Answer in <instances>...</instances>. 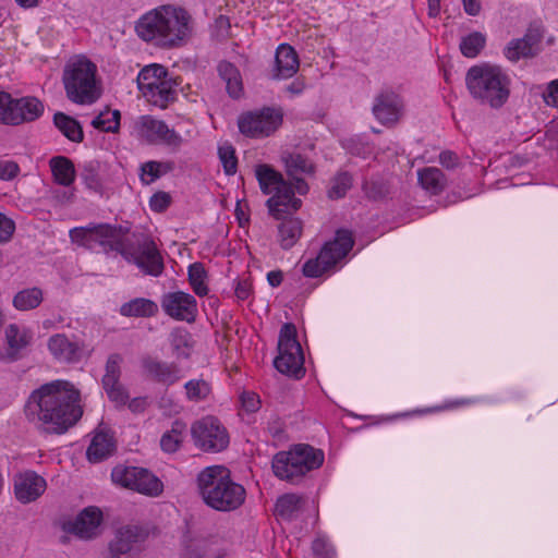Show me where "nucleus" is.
I'll use <instances>...</instances> for the list:
<instances>
[{
    "mask_svg": "<svg viewBox=\"0 0 558 558\" xmlns=\"http://www.w3.org/2000/svg\"><path fill=\"white\" fill-rule=\"evenodd\" d=\"M352 233L348 230H338L332 241L327 242L316 258L308 259L302 268L303 275L317 278L343 259L353 247Z\"/></svg>",
    "mask_w": 558,
    "mask_h": 558,
    "instance_id": "9",
    "label": "nucleus"
},
{
    "mask_svg": "<svg viewBox=\"0 0 558 558\" xmlns=\"http://www.w3.org/2000/svg\"><path fill=\"white\" fill-rule=\"evenodd\" d=\"M147 398L146 397H136L132 400L128 401L129 409L133 413H142L147 408Z\"/></svg>",
    "mask_w": 558,
    "mask_h": 558,
    "instance_id": "61",
    "label": "nucleus"
},
{
    "mask_svg": "<svg viewBox=\"0 0 558 558\" xmlns=\"http://www.w3.org/2000/svg\"><path fill=\"white\" fill-rule=\"evenodd\" d=\"M404 112L403 99L391 89L380 92L374 99L373 113L386 126L396 125Z\"/></svg>",
    "mask_w": 558,
    "mask_h": 558,
    "instance_id": "18",
    "label": "nucleus"
},
{
    "mask_svg": "<svg viewBox=\"0 0 558 558\" xmlns=\"http://www.w3.org/2000/svg\"><path fill=\"white\" fill-rule=\"evenodd\" d=\"M302 234V221L290 218L279 225L280 245L284 250L291 248Z\"/></svg>",
    "mask_w": 558,
    "mask_h": 558,
    "instance_id": "38",
    "label": "nucleus"
},
{
    "mask_svg": "<svg viewBox=\"0 0 558 558\" xmlns=\"http://www.w3.org/2000/svg\"><path fill=\"white\" fill-rule=\"evenodd\" d=\"M48 349L59 361L73 363L80 361L82 348L77 342L71 341L65 335L57 333L49 338Z\"/></svg>",
    "mask_w": 558,
    "mask_h": 558,
    "instance_id": "25",
    "label": "nucleus"
},
{
    "mask_svg": "<svg viewBox=\"0 0 558 558\" xmlns=\"http://www.w3.org/2000/svg\"><path fill=\"white\" fill-rule=\"evenodd\" d=\"M83 178L88 184V186L93 187L98 184L97 174L92 163L86 165L83 170Z\"/></svg>",
    "mask_w": 558,
    "mask_h": 558,
    "instance_id": "62",
    "label": "nucleus"
},
{
    "mask_svg": "<svg viewBox=\"0 0 558 558\" xmlns=\"http://www.w3.org/2000/svg\"><path fill=\"white\" fill-rule=\"evenodd\" d=\"M170 196L166 192H158L150 198V208L156 211H162L170 205Z\"/></svg>",
    "mask_w": 558,
    "mask_h": 558,
    "instance_id": "53",
    "label": "nucleus"
},
{
    "mask_svg": "<svg viewBox=\"0 0 558 558\" xmlns=\"http://www.w3.org/2000/svg\"><path fill=\"white\" fill-rule=\"evenodd\" d=\"M5 339L8 348L1 359L5 362H14L21 357V351L29 344L32 335L26 329L11 324L5 328Z\"/></svg>",
    "mask_w": 558,
    "mask_h": 558,
    "instance_id": "26",
    "label": "nucleus"
},
{
    "mask_svg": "<svg viewBox=\"0 0 558 558\" xmlns=\"http://www.w3.org/2000/svg\"><path fill=\"white\" fill-rule=\"evenodd\" d=\"M13 98L9 93L0 92V123L13 125V120L17 119L11 114Z\"/></svg>",
    "mask_w": 558,
    "mask_h": 558,
    "instance_id": "48",
    "label": "nucleus"
},
{
    "mask_svg": "<svg viewBox=\"0 0 558 558\" xmlns=\"http://www.w3.org/2000/svg\"><path fill=\"white\" fill-rule=\"evenodd\" d=\"M255 175L260 191L266 195L272 194L266 206L274 218L281 219L283 214L296 211L302 206V201L295 197L291 183L270 165H258Z\"/></svg>",
    "mask_w": 558,
    "mask_h": 558,
    "instance_id": "6",
    "label": "nucleus"
},
{
    "mask_svg": "<svg viewBox=\"0 0 558 558\" xmlns=\"http://www.w3.org/2000/svg\"><path fill=\"white\" fill-rule=\"evenodd\" d=\"M543 99L548 106L558 107V80L553 81L546 92L543 94Z\"/></svg>",
    "mask_w": 558,
    "mask_h": 558,
    "instance_id": "58",
    "label": "nucleus"
},
{
    "mask_svg": "<svg viewBox=\"0 0 558 558\" xmlns=\"http://www.w3.org/2000/svg\"><path fill=\"white\" fill-rule=\"evenodd\" d=\"M15 231L14 221L0 213V242H8Z\"/></svg>",
    "mask_w": 558,
    "mask_h": 558,
    "instance_id": "50",
    "label": "nucleus"
},
{
    "mask_svg": "<svg viewBox=\"0 0 558 558\" xmlns=\"http://www.w3.org/2000/svg\"><path fill=\"white\" fill-rule=\"evenodd\" d=\"M324 462V452L306 444L293 446L288 451L277 452L271 461L274 474L292 484L299 483L308 472Z\"/></svg>",
    "mask_w": 558,
    "mask_h": 558,
    "instance_id": "7",
    "label": "nucleus"
},
{
    "mask_svg": "<svg viewBox=\"0 0 558 558\" xmlns=\"http://www.w3.org/2000/svg\"><path fill=\"white\" fill-rule=\"evenodd\" d=\"M184 389L187 401L194 403L207 400L213 391L210 383L203 378L190 379L184 384Z\"/></svg>",
    "mask_w": 558,
    "mask_h": 558,
    "instance_id": "41",
    "label": "nucleus"
},
{
    "mask_svg": "<svg viewBox=\"0 0 558 558\" xmlns=\"http://www.w3.org/2000/svg\"><path fill=\"white\" fill-rule=\"evenodd\" d=\"M169 341L177 359H189L193 347L192 335L182 327H177L170 332Z\"/></svg>",
    "mask_w": 558,
    "mask_h": 558,
    "instance_id": "36",
    "label": "nucleus"
},
{
    "mask_svg": "<svg viewBox=\"0 0 558 558\" xmlns=\"http://www.w3.org/2000/svg\"><path fill=\"white\" fill-rule=\"evenodd\" d=\"M158 405L167 415L177 414L180 412L181 409L180 405L177 402H174L170 396L167 395L160 397Z\"/></svg>",
    "mask_w": 558,
    "mask_h": 558,
    "instance_id": "56",
    "label": "nucleus"
},
{
    "mask_svg": "<svg viewBox=\"0 0 558 558\" xmlns=\"http://www.w3.org/2000/svg\"><path fill=\"white\" fill-rule=\"evenodd\" d=\"M251 294V283L239 281L235 287V295L239 300H246Z\"/></svg>",
    "mask_w": 558,
    "mask_h": 558,
    "instance_id": "63",
    "label": "nucleus"
},
{
    "mask_svg": "<svg viewBox=\"0 0 558 558\" xmlns=\"http://www.w3.org/2000/svg\"><path fill=\"white\" fill-rule=\"evenodd\" d=\"M189 21L185 10L162 5L144 14L136 22L135 31L145 41L155 40L160 46L172 47L189 34Z\"/></svg>",
    "mask_w": 558,
    "mask_h": 558,
    "instance_id": "3",
    "label": "nucleus"
},
{
    "mask_svg": "<svg viewBox=\"0 0 558 558\" xmlns=\"http://www.w3.org/2000/svg\"><path fill=\"white\" fill-rule=\"evenodd\" d=\"M54 181L63 186H70L75 180L74 163L64 156L52 157L49 161Z\"/></svg>",
    "mask_w": 558,
    "mask_h": 558,
    "instance_id": "32",
    "label": "nucleus"
},
{
    "mask_svg": "<svg viewBox=\"0 0 558 558\" xmlns=\"http://www.w3.org/2000/svg\"><path fill=\"white\" fill-rule=\"evenodd\" d=\"M219 159L222 163L226 174L232 175L236 172L238 159L235 150L230 144H225L218 148Z\"/></svg>",
    "mask_w": 558,
    "mask_h": 558,
    "instance_id": "47",
    "label": "nucleus"
},
{
    "mask_svg": "<svg viewBox=\"0 0 558 558\" xmlns=\"http://www.w3.org/2000/svg\"><path fill=\"white\" fill-rule=\"evenodd\" d=\"M439 162L447 169H453L459 163V157L451 150H444L439 154Z\"/></svg>",
    "mask_w": 558,
    "mask_h": 558,
    "instance_id": "59",
    "label": "nucleus"
},
{
    "mask_svg": "<svg viewBox=\"0 0 558 558\" xmlns=\"http://www.w3.org/2000/svg\"><path fill=\"white\" fill-rule=\"evenodd\" d=\"M486 38L482 33L473 32L461 39V53L466 58H475L484 48Z\"/></svg>",
    "mask_w": 558,
    "mask_h": 558,
    "instance_id": "45",
    "label": "nucleus"
},
{
    "mask_svg": "<svg viewBox=\"0 0 558 558\" xmlns=\"http://www.w3.org/2000/svg\"><path fill=\"white\" fill-rule=\"evenodd\" d=\"M303 499L295 494H286L276 502V513L286 520L295 518L302 509Z\"/></svg>",
    "mask_w": 558,
    "mask_h": 558,
    "instance_id": "39",
    "label": "nucleus"
},
{
    "mask_svg": "<svg viewBox=\"0 0 558 558\" xmlns=\"http://www.w3.org/2000/svg\"><path fill=\"white\" fill-rule=\"evenodd\" d=\"M121 255L146 275L158 277L163 271L162 256L151 240L145 239L136 247H128V253Z\"/></svg>",
    "mask_w": 558,
    "mask_h": 558,
    "instance_id": "16",
    "label": "nucleus"
},
{
    "mask_svg": "<svg viewBox=\"0 0 558 558\" xmlns=\"http://www.w3.org/2000/svg\"><path fill=\"white\" fill-rule=\"evenodd\" d=\"M242 407L248 413H254L259 409V398L254 392H244L241 397Z\"/></svg>",
    "mask_w": 558,
    "mask_h": 558,
    "instance_id": "54",
    "label": "nucleus"
},
{
    "mask_svg": "<svg viewBox=\"0 0 558 558\" xmlns=\"http://www.w3.org/2000/svg\"><path fill=\"white\" fill-rule=\"evenodd\" d=\"M122 356L118 353L110 354L105 366V375L101 384L110 401L117 407H124L130 397L125 387L120 383Z\"/></svg>",
    "mask_w": 558,
    "mask_h": 558,
    "instance_id": "17",
    "label": "nucleus"
},
{
    "mask_svg": "<svg viewBox=\"0 0 558 558\" xmlns=\"http://www.w3.org/2000/svg\"><path fill=\"white\" fill-rule=\"evenodd\" d=\"M463 9L466 14L475 16L481 11L480 0H463Z\"/></svg>",
    "mask_w": 558,
    "mask_h": 558,
    "instance_id": "64",
    "label": "nucleus"
},
{
    "mask_svg": "<svg viewBox=\"0 0 558 558\" xmlns=\"http://www.w3.org/2000/svg\"><path fill=\"white\" fill-rule=\"evenodd\" d=\"M80 401V391L71 383L53 380L31 392L24 414L39 430L61 435L82 417Z\"/></svg>",
    "mask_w": 558,
    "mask_h": 558,
    "instance_id": "1",
    "label": "nucleus"
},
{
    "mask_svg": "<svg viewBox=\"0 0 558 558\" xmlns=\"http://www.w3.org/2000/svg\"><path fill=\"white\" fill-rule=\"evenodd\" d=\"M300 61L296 51L288 44L278 46L275 56V66L271 73L274 80H287L299 70Z\"/></svg>",
    "mask_w": 558,
    "mask_h": 558,
    "instance_id": "24",
    "label": "nucleus"
},
{
    "mask_svg": "<svg viewBox=\"0 0 558 558\" xmlns=\"http://www.w3.org/2000/svg\"><path fill=\"white\" fill-rule=\"evenodd\" d=\"M417 179L421 186L433 195L441 193L447 185L446 175L436 167H426L418 170Z\"/></svg>",
    "mask_w": 558,
    "mask_h": 558,
    "instance_id": "31",
    "label": "nucleus"
},
{
    "mask_svg": "<svg viewBox=\"0 0 558 558\" xmlns=\"http://www.w3.org/2000/svg\"><path fill=\"white\" fill-rule=\"evenodd\" d=\"M366 195L373 199H378L387 194V187L381 182L371 181L366 182L363 186Z\"/></svg>",
    "mask_w": 558,
    "mask_h": 558,
    "instance_id": "51",
    "label": "nucleus"
},
{
    "mask_svg": "<svg viewBox=\"0 0 558 558\" xmlns=\"http://www.w3.org/2000/svg\"><path fill=\"white\" fill-rule=\"evenodd\" d=\"M141 365L145 376L158 384L172 386L182 378L181 368L174 362H166L145 355L141 360Z\"/></svg>",
    "mask_w": 558,
    "mask_h": 558,
    "instance_id": "19",
    "label": "nucleus"
},
{
    "mask_svg": "<svg viewBox=\"0 0 558 558\" xmlns=\"http://www.w3.org/2000/svg\"><path fill=\"white\" fill-rule=\"evenodd\" d=\"M44 112V105L36 97L13 98L11 114L17 119L13 120V125L37 120Z\"/></svg>",
    "mask_w": 558,
    "mask_h": 558,
    "instance_id": "28",
    "label": "nucleus"
},
{
    "mask_svg": "<svg viewBox=\"0 0 558 558\" xmlns=\"http://www.w3.org/2000/svg\"><path fill=\"white\" fill-rule=\"evenodd\" d=\"M97 66L86 57H75L68 61L62 82L69 100L77 105H92L101 96L97 81Z\"/></svg>",
    "mask_w": 558,
    "mask_h": 558,
    "instance_id": "5",
    "label": "nucleus"
},
{
    "mask_svg": "<svg viewBox=\"0 0 558 558\" xmlns=\"http://www.w3.org/2000/svg\"><path fill=\"white\" fill-rule=\"evenodd\" d=\"M181 80L172 76L161 64L144 66L137 75V85L144 97L154 106L166 108L177 98Z\"/></svg>",
    "mask_w": 558,
    "mask_h": 558,
    "instance_id": "8",
    "label": "nucleus"
},
{
    "mask_svg": "<svg viewBox=\"0 0 558 558\" xmlns=\"http://www.w3.org/2000/svg\"><path fill=\"white\" fill-rule=\"evenodd\" d=\"M226 89L230 97L232 98H239L243 93V84H242V77L241 74H236L230 80H227L226 82Z\"/></svg>",
    "mask_w": 558,
    "mask_h": 558,
    "instance_id": "52",
    "label": "nucleus"
},
{
    "mask_svg": "<svg viewBox=\"0 0 558 558\" xmlns=\"http://www.w3.org/2000/svg\"><path fill=\"white\" fill-rule=\"evenodd\" d=\"M120 111L107 109L101 111L92 121V125L102 132L116 133L120 128Z\"/></svg>",
    "mask_w": 558,
    "mask_h": 558,
    "instance_id": "44",
    "label": "nucleus"
},
{
    "mask_svg": "<svg viewBox=\"0 0 558 558\" xmlns=\"http://www.w3.org/2000/svg\"><path fill=\"white\" fill-rule=\"evenodd\" d=\"M281 161L284 165V171L288 181L299 195L307 194L310 186L303 175H313L315 173L314 162L299 151H283Z\"/></svg>",
    "mask_w": 558,
    "mask_h": 558,
    "instance_id": "15",
    "label": "nucleus"
},
{
    "mask_svg": "<svg viewBox=\"0 0 558 558\" xmlns=\"http://www.w3.org/2000/svg\"><path fill=\"white\" fill-rule=\"evenodd\" d=\"M111 478L121 487L150 497H157L163 490L161 481L144 468L119 464L112 469Z\"/></svg>",
    "mask_w": 558,
    "mask_h": 558,
    "instance_id": "11",
    "label": "nucleus"
},
{
    "mask_svg": "<svg viewBox=\"0 0 558 558\" xmlns=\"http://www.w3.org/2000/svg\"><path fill=\"white\" fill-rule=\"evenodd\" d=\"M185 424L181 421H174L171 429L165 433L160 439V447L165 452H175L183 441V432Z\"/></svg>",
    "mask_w": 558,
    "mask_h": 558,
    "instance_id": "42",
    "label": "nucleus"
},
{
    "mask_svg": "<svg viewBox=\"0 0 558 558\" xmlns=\"http://www.w3.org/2000/svg\"><path fill=\"white\" fill-rule=\"evenodd\" d=\"M466 88L474 100L493 109L501 108L510 97L511 78L499 65L482 63L465 75Z\"/></svg>",
    "mask_w": 558,
    "mask_h": 558,
    "instance_id": "4",
    "label": "nucleus"
},
{
    "mask_svg": "<svg viewBox=\"0 0 558 558\" xmlns=\"http://www.w3.org/2000/svg\"><path fill=\"white\" fill-rule=\"evenodd\" d=\"M101 520L102 513L98 508L87 507L66 524V531L82 539H89L96 536Z\"/></svg>",
    "mask_w": 558,
    "mask_h": 558,
    "instance_id": "21",
    "label": "nucleus"
},
{
    "mask_svg": "<svg viewBox=\"0 0 558 558\" xmlns=\"http://www.w3.org/2000/svg\"><path fill=\"white\" fill-rule=\"evenodd\" d=\"M143 128L150 142L167 145L174 150H178L183 143L182 136L162 120L146 119Z\"/></svg>",
    "mask_w": 558,
    "mask_h": 558,
    "instance_id": "23",
    "label": "nucleus"
},
{
    "mask_svg": "<svg viewBox=\"0 0 558 558\" xmlns=\"http://www.w3.org/2000/svg\"><path fill=\"white\" fill-rule=\"evenodd\" d=\"M114 451L112 436L105 430H98L87 448L86 456L90 462H100L107 459Z\"/></svg>",
    "mask_w": 558,
    "mask_h": 558,
    "instance_id": "29",
    "label": "nucleus"
},
{
    "mask_svg": "<svg viewBox=\"0 0 558 558\" xmlns=\"http://www.w3.org/2000/svg\"><path fill=\"white\" fill-rule=\"evenodd\" d=\"M44 300L43 290L38 287L26 288L19 291L13 298V306L17 311H31L40 305Z\"/></svg>",
    "mask_w": 558,
    "mask_h": 558,
    "instance_id": "37",
    "label": "nucleus"
},
{
    "mask_svg": "<svg viewBox=\"0 0 558 558\" xmlns=\"http://www.w3.org/2000/svg\"><path fill=\"white\" fill-rule=\"evenodd\" d=\"M198 493L206 506L219 511L231 512L245 501V488L232 480L230 471L222 465H211L197 475Z\"/></svg>",
    "mask_w": 558,
    "mask_h": 558,
    "instance_id": "2",
    "label": "nucleus"
},
{
    "mask_svg": "<svg viewBox=\"0 0 558 558\" xmlns=\"http://www.w3.org/2000/svg\"><path fill=\"white\" fill-rule=\"evenodd\" d=\"M19 172V166L11 160L0 161V179L12 180Z\"/></svg>",
    "mask_w": 558,
    "mask_h": 558,
    "instance_id": "55",
    "label": "nucleus"
},
{
    "mask_svg": "<svg viewBox=\"0 0 558 558\" xmlns=\"http://www.w3.org/2000/svg\"><path fill=\"white\" fill-rule=\"evenodd\" d=\"M219 76L226 82L240 73L239 69L231 62L221 61L217 66Z\"/></svg>",
    "mask_w": 558,
    "mask_h": 558,
    "instance_id": "57",
    "label": "nucleus"
},
{
    "mask_svg": "<svg viewBox=\"0 0 558 558\" xmlns=\"http://www.w3.org/2000/svg\"><path fill=\"white\" fill-rule=\"evenodd\" d=\"M160 306L167 316L178 322L194 323L198 314L195 296L180 290L163 293Z\"/></svg>",
    "mask_w": 558,
    "mask_h": 558,
    "instance_id": "14",
    "label": "nucleus"
},
{
    "mask_svg": "<svg viewBox=\"0 0 558 558\" xmlns=\"http://www.w3.org/2000/svg\"><path fill=\"white\" fill-rule=\"evenodd\" d=\"M505 56L508 60L515 62L520 58H529L534 56V44L531 38H521L510 41L505 49Z\"/></svg>",
    "mask_w": 558,
    "mask_h": 558,
    "instance_id": "43",
    "label": "nucleus"
},
{
    "mask_svg": "<svg viewBox=\"0 0 558 558\" xmlns=\"http://www.w3.org/2000/svg\"><path fill=\"white\" fill-rule=\"evenodd\" d=\"M187 281L195 295L203 298L209 293V275L203 263L195 262L187 267Z\"/></svg>",
    "mask_w": 558,
    "mask_h": 558,
    "instance_id": "33",
    "label": "nucleus"
},
{
    "mask_svg": "<svg viewBox=\"0 0 558 558\" xmlns=\"http://www.w3.org/2000/svg\"><path fill=\"white\" fill-rule=\"evenodd\" d=\"M282 122V113L274 108H263L240 116L239 130L248 137H264L274 133Z\"/></svg>",
    "mask_w": 558,
    "mask_h": 558,
    "instance_id": "13",
    "label": "nucleus"
},
{
    "mask_svg": "<svg viewBox=\"0 0 558 558\" xmlns=\"http://www.w3.org/2000/svg\"><path fill=\"white\" fill-rule=\"evenodd\" d=\"M146 537V533L138 526H125L117 532L114 539L110 543L111 556H121L130 553L133 546Z\"/></svg>",
    "mask_w": 558,
    "mask_h": 558,
    "instance_id": "27",
    "label": "nucleus"
},
{
    "mask_svg": "<svg viewBox=\"0 0 558 558\" xmlns=\"http://www.w3.org/2000/svg\"><path fill=\"white\" fill-rule=\"evenodd\" d=\"M191 434L194 445L206 452H219L229 445L227 429L214 416H205L194 422Z\"/></svg>",
    "mask_w": 558,
    "mask_h": 558,
    "instance_id": "12",
    "label": "nucleus"
},
{
    "mask_svg": "<svg viewBox=\"0 0 558 558\" xmlns=\"http://www.w3.org/2000/svg\"><path fill=\"white\" fill-rule=\"evenodd\" d=\"M122 229L111 225H90V245L99 244L105 251L128 253V246L122 240Z\"/></svg>",
    "mask_w": 558,
    "mask_h": 558,
    "instance_id": "20",
    "label": "nucleus"
},
{
    "mask_svg": "<svg viewBox=\"0 0 558 558\" xmlns=\"http://www.w3.org/2000/svg\"><path fill=\"white\" fill-rule=\"evenodd\" d=\"M352 186V178L348 172L336 175L328 190V197L331 199L342 198Z\"/></svg>",
    "mask_w": 558,
    "mask_h": 558,
    "instance_id": "46",
    "label": "nucleus"
},
{
    "mask_svg": "<svg viewBox=\"0 0 558 558\" xmlns=\"http://www.w3.org/2000/svg\"><path fill=\"white\" fill-rule=\"evenodd\" d=\"M158 311L157 303L145 298H135L120 307V314L124 317H153L158 314Z\"/></svg>",
    "mask_w": 558,
    "mask_h": 558,
    "instance_id": "30",
    "label": "nucleus"
},
{
    "mask_svg": "<svg viewBox=\"0 0 558 558\" xmlns=\"http://www.w3.org/2000/svg\"><path fill=\"white\" fill-rule=\"evenodd\" d=\"M328 547H329V545H328L327 541L323 537L315 538L312 544L313 553L319 557L328 556V553H329Z\"/></svg>",
    "mask_w": 558,
    "mask_h": 558,
    "instance_id": "60",
    "label": "nucleus"
},
{
    "mask_svg": "<svg viewBox=\"0 0 558 558\" xmlns=\"http://www.w3.org/2000/svg\"><path fill=\"white\" fill-rule=\"evenodd\" d=\"M53 123L57 129L71 142L81 143L84 133L81 124L74 118L62 112H57L53 117Z\"/></svg>",
    "mask_w": 558,
    "mask_h": 558,
    "instance_id": "35",
    "label": "nucleus"
},
{
    "mask_svg": "<svg viewBox=\"0 0 558 558\" xmlns=\"http://www.w3.org/2000/svg\"><path fill=\"white\" fill-rule=\"evenodd\" d=\"M70 238L72 242H75L82 246L92 248L90 245V225L87 227L74 228L70 231Z\"/></svg>",
    "mask_w": 558,
    "mask_h": 558,
    "instance_id": "49",
    "label": "nucleus"
},
{
    "mask_svg": "<svg viewBox=\"0 0 558 558\" xmlns=\"http://www.w3.org/2000/svg\"><path fill=\"white\" fill-rule=\"evenodd\" d=\"M173 170V161H147L141 167V180L145 184H150Z\"/></svg>",
    "mask_w": 558,
    "mask_h": 558,
    "instance_id": "40",
    "label": "nucleus"
},
{
    "mask_svg": "<svg viewBox=\"0 0 558 558\" xmlns=\"http://www.w3.org/2000/svg\"><path fill=\"white\" fill-rule=\"evenodd\" d=\"M46 488V481L35 472L17 474L14 478V493L19 501L28 504L36 500Z\"/></svg>",
    "mask_w": 558,
    "mask_h": 558,
    "instance_id": "22",
    "label": "nucleus"
},
{
    "mask_svg": "<svg viewBox=\"0 0 558 558\" xmlns=\"http://www.w3.org/2000/svg\"><path fill=\"white\" fill-rule=\"evenodd\" d=\"M214 538L202 535L190 537L185 541L184 551L187 558H219L213 550Z\"/></svg>",
    "mask_w": 558,
    "mask_h": 558,
    "instance_id": "34",
    "label": "nucleus"
},
{
    "mask_svg": "<svg viewBox=\"0 0 558 558\" xmlns=\"http://www.w3.org/2000/svg\"><path fill=\"white\" fill-rule=\"evenodd\" d=\"M278 356L274 366L282 374L300 378L304 375V355L296 339V328L293 324H284L279 333Z\"/></svg>",
    "mask_w": 558,
    "mask_h": 558,
    "instance_id": "10",
    "label": "nucleus"
}]
</instances>
